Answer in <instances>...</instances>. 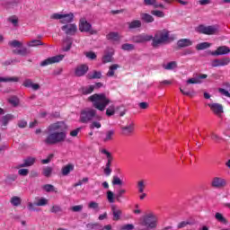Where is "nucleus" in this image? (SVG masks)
<instances>
[{
	"instance_id": "1",
	"label": "nucleus",
	"mask_w": 230,
	"mask_h": 230,
	"mask_svg": "<svg viewBox=\"0 0 230 230\" xmlns=\"http://www.w3.org/2000/svg\"><path fill=\"white\" fill-rule=\"evenodd\" d=\"M49 134L43 140L45 145L49 146L64 143L67 137V124L64 121L52 123L48 127Z\"/></svg>"
},
{
	"instance_id": "2",
	"label": "nucleus",
	"mask_w": 230,
	"mask_h": 230,
	"mask_svg": "<svg viewBox=\"0 0 230 230\" xmlns=\"http://www.w3.org/2000/svg\"><path fill=\"white\" fill-rule=\"evenodd\" d=\"M173 39H175V37L172 36L168 30L164 29L156 31L154 37L152 36V45L154 48H159V46L172 42Z\"/></svg>"
},
{
	"instance_id": "3",
	"label": "nucleus",
	"mask_w": 230,
	"mask_h": 230,
	"mask_svg": "<svg viewBox=\"0 0 230 230\" xmlns=\"http://www.w3.org/2000/svg\"><path fill=\"white\" fill-rule=\"evenodd\" d=\"M88 100L92 102L93 107L97 109V111H101V112H103L107 105L111 103V99H109L105 93L93 94L88 98Z\"/></svg>"
},
{
	"instance_id": "4",
	"label": "nucleus",
	"mask_w": 230,
	"mask_h": 230,
	"mask_svg": "<svg viewBox=\"0 0 230 230\" xmlns=\"http://www.w3.org/2000/svg\"><path fill=\"white\" fill-rule=\"evenodd\" d=\"M93 119H97V121H102L103 118L98 115L96 110L93 108H85L81 111L79 121L81 123H91Z\"/></svg>"
},
{
	"instance_id": "5",
	"label": "nucleus",
	"mask_w": 230,
	"mask_h": 230,
	"mask_svg": "<svg viewBox=\"0 0 230 230\" xmlns=\"http://www.w3.org/2000/svg\"><path fill=\"white\" fill-rule=\"evenodd\" d=\"M9 48H11L13 50V53L14 55H21L22 57H24L30 53V50L28 49L22 47V41H19L17 40H13L8 42Z\"/></svg>"
},
{
	"instance_id": "6",
	"label": "nucleus",
	"mask_w": 230,
	"mask_h": 230,
	"mask_svg": "<svg viewBox=\"0 0 230 230\" xmlns=\"http://www.w3.org/2000/svg\"><path fill=\"white\" fill-rule=\"evenodd\" d=\"M139 226L149 227V229H155L157 227V216L154 213L146 215Z\"/></svg>"
},
{
	"instance_id": "7",
	"label": "nucleus",
	"mask_w": 230,
	"mask_h": 230,
	"mask_svg": "<svg viewBox=\"0 0 230 230\" xmlns=\"http://www.w3.org/2000/svg\"><path fill=\"white\" fill-rule=\"evenodd\" d=\"M127 193V190L125 189H119L117 190V193L114 194L112 190L107 191V200L110 202V204H114V197L117 202H121V199H123V196Z\"/></svg>"
},
{
	"instance_id": "8",
	"label": "nucleus",
	"mask_w": 230,
	"mask_h": 230,
	"mask_svg": "<svg viewBox=\"0 0 230 230\" xmlns=\"http://www.w3.org/2000/svg\"><path fill=\"white\" fill-rule=\"evenodd\" d=\"M198 33H203L204 35H215L218 33V26L217 25H199L196 28Z\"/></svg>"
},
{
	"instance_id": "9",
	"label": "nucleus",
	"mask_w": 230,
	"mask_h": 230,
	"mask_svg": "<svg viewBox=\"0 0 230 230\" xmlns=\"http://www.w3.org/2000/svg\"><path fill=\"white\" fill-rule=\"evenodd\" d=\"M80 31H84L85 33H90L91 35L96 34V31L93 30V25L87 22L85 18H81L79 22Z\"/></svg>"
},
{
	"instance_id": "10",
	"label": "nucleus",
	"mask_w": 230,
	"mask_h": 230,
	"mask_svg": "<svg viewBox=\"0 0 230 230\" xmlns=\"http://www.w3.org/2000/svg\"><path fill=\"white\" fill-rule=\"evenodd\" d=\"M131 40L132 42H136L137 44H141L143 42H149V40H152V35H148L146 33L138 34V35L133 36Z\"/></svg>"
},
{
	"instance_id": "11",
	"label": "nucleus",
	"mask_w": 230,
	"mask_h": 230,
	"mask_svg": "<svg viewBox=\"0 0 230 230\" xmlns=\"http://www.w3.org/2000/svg\"><path fill=\"white\" fill-rule=\"evenodd\" d=\"M62 31H64L66 35H75L76 33L78 28L75 23H68L61 27Z\"/></svg>"
},
{
	"instance_id": "12",
	"label": "nucleus",
	"mask_w": 230,
	"mask_h": 230,
	"mask_svg": "<svg viewBox=\"0 0 230 230\" xmlns=\"http://www.w3.org/2000/svg\"><path fill=\"white\" fill-rule=\"evenodd\" d=\"M230 64L229 58H213L210 61L212 67H220L222 66H227Z\"/></svg>"
},
{
	"instance_id": "13",
	"label": "nucleus",
	"mask_w": 230,
	"mask_h": 230,
	"mask_svg": "<svg viewBox=\"0 0 230 230\" xmlns=\"http://www.w3.org/2000/svg\"><path fill=\"white\" fill-rule=\"evenodd\" d=\"M114 136H116V130L109 129L106 130L104 136L101 137L102 143H111V141H114Z\"/></svg>"
},
{
	"instance_id": "14",
	"label": "nucleus",
	"mask_w": 230,
	"mask_h": 230,
	"mask_svg": "<svg viewBox=\"0 0 230 230\" xmlns=\"http://www.w3.org/2000/svg\"><path fill=\"white\" fill-rule=\"evenodd\" d=\"M87 71H89V66L86 64L79 65L75 69V76H84L87 74Z\"/></svg>"
},
{
	"instance_id": "15",
	"label": "nucleus",
	"mask_w": 230,
	"mask_h": 230,
	"mask_svg": "<svg viewBox=\"0 0 230 230\" xmlns=\"http://www.w3.org/2000/svg\"><path fill=\"white\" fill-rule=\"evenodd\" d=\"M4 114V110L0 108V115ZM15 117L13 114H6L5 116L2 117L0 119V123H2L3 127H6L10 121H12Z\"/></svg>"
},
{
	"instance_id": "16",
	"label": "nucleus",
	"mask_w": 230,
	"mask_h": 230,
	"mask_svg": "<svg viewBox=\"0 0 230 230\" xmlns=\"http://www.w3.org/2000/svg\"><path fill=\"white\" fill-rule=\"evenodd\" d=\"M111 213H112V220L114 222H118V220H120L121 215H123V211L118 206L111 205Z\"/></svg>"
},
{
	"instance_id": "17",
	"label": "nucleus",
	"mask_w": 230,
	"mask_h": 230,
	"mask_svg": "<svg viewBox=\"0 0 230 230\" xmlns=\"http://www.w3.org/2000/svg\"><path fill=\"white\" fill-rule=\"evenodd\" d=\"M208 78V75L200 74L196 76L190 78L186 81V84L189 85L190 84H202V80Z\"/></svg>"
},
{
	"instance_id": "18",
	"label": "nucleus",
	"mask_w": 230,
	"mask_h": 230,
	"mask_svg": "<svg viewBox=\"0 0 230 230\" xmlns=\"http://www.w3.org/2000/svg\"><path fill=\"white\" fill-rule=\"evenodd\" d=\"M230 48L227 46L218 47L215 51L212 52L213 57H218L220 55H229Z\"/></svg>"
},
{
	"instance_id": "19",
	"label": "nucleus",
	"mask_w": 230,
	"mask_h": 230,
	"mask_svg": "<svg viewBox=\"0 0 230 230\" xmlns=\"http://www.w3.org/2000/svg\"><path fill=\"white\" fill-rule=\"evenodd\" d=\"M35 164V157H27L23 160L22 164H20L16 166V169L19 170V168H28L30 166H33Z\"/></svg>"
},
{
	"instance_id": "20",
	"label": "nucleus",
	"mask_w": 230,
	"mask_h": 230,
	"mask_svg": "<svg viewBox=\"0 0 230 230\" xmlns=\"http://www.w3.org/2000/svg\"><path fill=\"white\" fill-rule=\"evenodd\" d=\"M208 107H210L212 112L217 114V116H220V114L224 113V106L220 103L208 104Z\"/></svg>"
},
{
	"instance_id": "21",
	"label": "nucleus",
	"mask_w": 230,
	"mask_h": 230,
	"mask_svg": "<svg viewBox=\"0 0 230 230\" xmlns=\"http://www.w3.org/2000/svg\"><path fill=\"white\" fill-rule=\"evenodd\" d=\"M226 182L223 178L220 177H215L211 181L212 188H224L226 186Z\"/></svg>"
},
{
	"instance_id": "22",
	"label": "nucleus",
	"mask_w": 230,
	"mask_h": 230,
	"mask_svg": "<svg viewBox=\"0 0 230 230\" xmlns=\"http://www.w3.org/2000/svg\"><path fill=\"white\" fill-rule=\"evenodd\" d=\"M74 170H75V164H68L62 167L61 173L63 177H67V175H69L71 172H74Z\"/></svg>"
},
{
	"instance_id": "23",
	"label": "nucleus",
	"mask_w": 230,
	"mask_h": 230,
	"mask_svg": "<svg viewBox=\"0 0 230 230\" xmlns=\"http://www.w3.org/2000/svg\"><path fill=\"white\" fill-rule=\"evenodd\" d=\"M178 48H189V46H193V41L190 39H181L177 42Z\"/></svg>"
},
{
	"instance_id": "24",
	"label": "nucleus",
	"mask_w": 230,
	"mask_h": 230,
	"mask_svg": "<svg viewBox=\"0 0 230 230\" xmlns=\"http://www.w3.org/2000/svg\"><path fill=\"white\" fill-rule=\"evenodd\" d=\"M88 80H98L102 78V71H96L93 70V72H90L87 75Z\"/></svg>"
},
{
	"instance_id": "25",
	"label": "nucleus",
	"mask_w": 230,
	"mask_h": 230,
	"mask_svg": "<svg viewBox=\"0 0 230 230\" xmlns=\"http://www.w3.org/2000/svg\"><path fill=\"white\" fill-rule=\"evenodd\" d=\"M62 58H47L40 63L41 67L45 66H51V64H58Z\"/></svg>"
},
{
	"instance_id": "26",
	"label": "nucleus",
	"mask_w": 230,
	"mask_h": 230,
	"mask_svg": "<svg viewBox=\"0 0 230 230\" xmlns=\"http://www.w3.org/2000/svg\"><path fill=\"white\" fill-rule=\"evenodd\" d=\"M128 30H137V28H141L142 23L140 20H133L128 22Z\"/></svg>"
},
{
	"instance_id": "27",
	"label": "nucleus",
	"mask_w": 230,
	"mask_h": 230,
	"mask_svg": "<svg viewBox=\"0 0 230 230\" xmlns=\"http://www.w3.org/2000/svg\"><path fill=\"white\" fill-rule=\"evenodd\" d=\"M74 19H75V14H73V13H69L66 14H63L61 22L63 24H68V22H73Z\"/></svg>"
},
{
	"instance_id": "28",
	"label": "nucleus",
	"mask_w": 230,
	"mask_h": 230,
	"mask_svg": "<svg viewBox=\"0 0 230 230\" xmlns=\"http://www.w3.org/2000/svg\"><path fill=\"white\" fill-rule=\"evenodd\" d=\"M145 4L147 6H155V8H164V5L158 4L157 0H144Z\"/></svg>"
},
{
	"instance_id": "29",
	"label": "nucleus",
	"mask_w": 230,
	"mask_h": 230,
	"mask_svg": "<svg viewBox=\"0 0 230 230\" xmlns=\"http://www.w3.org/2000/svg\"><path fill=\"white\" fill-rule=\"evenodd\" d=\"M112 160H113V158L108 159L105 168H104V174L107 177H109V175H111V173H112V170L111 169V165L112 164Z\"/></svg>"
},
{
	"instance_id": "30",
	"label": "nucleus",
	"mask_w": 230,
	"mask_h": 230,
	"mask_svg": "<svg viewBox=\"0 0 230 230\" xmlns=\"http://www.w3.org/2000/svg\"><path fill=\"white\" fill-rule=\"evenodd\" d=\"M28 48H37V46H44V43L40 40H32L27 42Z\"/></svg>"
},
{
	"instance_id": "31",
	"label": "nucleus",
	"mask_w": 230,
	"mask_h": 230,
	"mask_svg": "<svg viewBox=\"0 0 230 230\" xmlns=\"http://www.w3.org/2000/svg\"><path fill=\"white\" fill-rule=\"evenodd\" d=\"M122 131L124 132L125 136H129V134H132V132H134V122L128 126L122 127Z\"/></svg>"
},
{
	"instance_id": "32",
	"label": "nucleus",
	"mask_w": 230,
	"mask_h": 230,
	"mask_svg": "<svg viewBox=\"0 0 230 230\" xmlns=\"http://www.w3.org/2000/svg\"><path fill=\"white\" fill-rule=\"evenodd\" d=\"M19 60L18 59H4L2 61V65L4 66V67L8 66H15V64H19Z\"/></svg>"
},
{
	"instance_id": "33",
	"label": "nucleus",
	"mask_w": 230,
	"mask_h": 230,
	"mask_svg": "<svg viewBox=\"0 0 230 230\" xmlns=\"http://www.w3.org/2000/svg\"><path fill=\"white\" fill-rule=\"evenodd\" d=\"M208 48H211V43L209 42H201L196 45V49L198 51H202L204 49H208Z\"/></svg>"
},
{
	"instance_id": "34",
	"label": "nucleus",
	"mask_w": 230,
	"mask_h": 230,
	"mask_svg": "<svg viewBox=\"0 0 230 230\" xmlns=\"http://www.w3.org/2000/svg\"><path fill=\"white\" fill-rule=\"evenodd\" d=\"M140 17L144 22H154V16L148 13H141Z\"/></svg>"
},
{
	"instance_id": "35",
	"label": "nucleus",
	"mask_w": 230,
	"mask_h": 230,
	"mask_svg": "<svg viewBox=\"0 0 230 230\" xmlns=\"http://www.w3.org/2000/svg\"><path fill=\"white\" fill-rule=\"evenodd\" d=\"M114 57V49L112 48H107L104 50V56L103 58H112Z\"/></svg>"
},
{
	"instance_id": "36",
	"label": "nucleus",
	"mask_w": 230,
	"mask_h": 230,
	"mask_svg": "<svg viewBox=\"0 0 230 230\" xmlns=\"http://www.w3.org/2000/svg\"><path fill=\"white\" fill-rule=\"evenodd\" d=\"M51 173H53V167L47 166L42 169V175L44 177H51Z\"/></svg>"
},
{
	"instance_id": "37",
	"label": "nucleus",
	"mask_w": 230,
	"mask_h": 230,
	"mask_svg": "<svg viewBox=\"0 0 230 230\" xmlns=\"http://www.w3.org/2000/svg\"><path fill=\"white\" fill-rule=\"evenodd\" d=\"M106 37L108 40H119V33L118 32H110Z\"/></svg>"
},
{
	"instance_id": "38",
	"label": "nucleus",
	"mask_w": 230,
	"mask_h": 230,
	"mask_svg": "<svg viewBox=\"0 0 230 230\" xmlns=\"http://www.w3.org/2000/svg\"><path fill=\"white\" fill-rule=\"evenodd\" d=\"M8 22L13 24L14 28H17V26H19V18L15 15H13L8 18Z\"/></svg>"
},
{
	"instance_id": "39",
	"label": "nucleus",
	"mask_w": 230,
	"mask_h": 230,
	"mask_svg": "<svg viewBox=\"0 0 230 230\" xmlns=\"http://www.w3.org/2000/svg\"><path fill=\"white\" fill-rule=\"evenodd\" d=\"M116 114V106L114 104L109 106V108L106 110V116L108 118H111V116H114Z\"/></svg>"
},
{
	"instance_id": "40",
	"label": "nucleus",
	"mask_w": 230,
	"mask_h": 230,
	"mask_svg": "<svg viewBox=\"0 0 230 230\" xmlns=\"http://www.w3.org/2000/svg\"><path fill=\"white\" fill-rule=\"evenodd\" d=\"M193 221L191 220H186V221H181L178 224L177 228L178 229H182L186 227V226H193Z\"/></svg>"
},
{
	"instance_id": "41",
	"label": "nucleus",
	"mask_w": 230,
	"mask_h": 230,
	"mask_svg": "<svg viewBox=\"0 0 230 230\" xmlns=\"http://www.w3.org/2000/svg\"><path fill=\"white\" fill-rule=\"evenodd\" d=\"M10 202L13 206L17 208L21 204V202H22V200L21 199L20 197L14 196L11 198Z\"/></svg>"
},
{
	"instance_id": "42",
	"label": "nucleus",
	"mask_w": 230,
	"mask_h": 230,
	"mask_svg": "<svg viewBox=\"0 0 230 230\" xmlns=\"http://www.w3.org/2000/svg\"><path fill=\"white\" fill-rule=\"evenodd\" d=\"M94 91V86L88 85L82 88L83 94H91Z\"/></svg>"
},
{
	"instance_id": "43",
	"label": "nucleus",
	"mask_w": 230,
	"mask_h": 230,
	"mask_svg": "<svg viewBox=\"0 0 230 230\" xmlns=\"http://www.w3.org/2000/svg\"><path fill=\"white\" fill-rule=\"evenodd\" d=\"M119 67V65L114 64L110 66V70L107 73V76H114V72Z\"/></svg>"
},
{
	"instance_id": "44",
	"label": "nucleus",
	"mask_w": 230,
	"mask_h": 230,
	"mask_svg": "<svg viewBox=\"0 0 230 230\" xmlns=\"http://www.w3.org/2000/svg\"><path fill=\"white\" fill-rule=\"evenodd\" d=\"M41 188L47 193H51V192L55 191V186H53L52 184H45Z\"/></svg>"
},
{
	"instance_id": "45",
	"label": "nucleus",
	"mask_w": 230,
	"mask_h": 230,
	"mask_svg": "<svg viewBox=\"0 0 230 230\" xmlns=\"http://www.w3.org/2000/svg\"><path fill=\"white\" fill-rule=\"evenodd\" d=\"M163 67L164 69H167V70L175 69V67H177V62L175 61L169 62L167 65H164Z\"/></svg>"
},
{
	"instance_id": "46",
	"label": "nucleus",
	"mask_w": 230,
	"mask_h": 230,
	"mask_svg": "<svg viewBox=\"0 0 230 230\" xmlns=\"http://www.w3.org/2000/svg\"><path fill=\"white\" fill-rule=\"evenodd\" d=\"M48 199L46 198H40L38 199V201L36 203H34V206H48Z\"/></svg>"
},
{
	"instance_id": "47",
	"label": "nucleus",
	"mask_w": 230,
	"mask_h": 230,
	"mask_svg": "<svg viewBox=\"0 0 230 230\" xmlns=\"http://www.w3.org/2000/svg\"><path fill=\"white\" fill-rule=\"evenodd\" d=\"M87 229H102V225L100 223H88L86 225Z\"/></svg>"
},
{
	"instance_id": "48",
	"label": "nucleus",
	"mask_w": 230,
	"mask_h": 230,
	"mask_svg": "<svg viewBox=\"0 0 230 230\" xmlns=\"http://www.w3.org/2000/svg\"><path fill=\"white\" fill-rule=\"evenodd\" d=\"M111 182L113 186H123V181H121L118 176H113Z\"/></svg>"
},
{
	"instance_id": "49",
	"label": "nucleus",
	"mask_w": 230,
	"mask_h": 230,
	"mask_svg": "<svg viewBox=\"0 0 230 230\" xmlns=\"http://www.w3.org/2000/svg\"><path fill=\"white\" fill-rule=\"evenodd\" d=\"M215 218L216 220H218V222H222V224L227 223V219H226V217H224V216L221 213H216Z\"/></svg>"
},
{
	"instance_id": "50",
	"label": "nucleus",
	"mask_w": 230,
	"mask_h": 230,
	"mask_svg": "<svg viewBox=\"0 0 230 230\" xmlns=\"http://www.w3.org/2000/svg\"><path fill=\"white\" fill-rule=\"evenodd\" d=\"M71 44H73L71 40H65L64 43H63V50L64 51H69V49H71Z\"/></svg>"
},
{
	"instance_id": "51",
	"label": "nucleus",
	"mask_w": 230,
	"mask_h": 230,
	"mask_svg": "<svg viewBox=\"0 0 230 230\" xmlns=\"http://www.w3.org/2000/svg\"><path fill=\"white\" fill-rule=\"evenodd\" d=\"M134 45L130 43H126L121 46V49H123L124 51H132L134 50Z\"/></svg>"
},
{
	"instance_id": "52",
	"label": "nucleus",
	"mask_w": 230,
	"mask_h": 230,
	"mask_svg": "<svg viewBox=\"0 0 230 230\" xmlns=\"http://www.w3.org/2000/svg\"><path fill=\"white\" fill-rule=\"evenodd\" d=\"M89 209H95V211H100V205L95 201H91L88 204Z\"/></svg>"
},
{
	"instance_id": "53",
	"label": "nucleus",
	"mask_w": 230,
	"mask_h": 230,
	"mask_svg": "<svg viewBox=\"0 0 230 230\" xmlns=\"http://www.w3.org/2000/svg\"><path fill=\"white\" fill-rule=\"evenodd\" d=\"M8 102L11 103V105H13V107H17V105H19V98L16 96L9 98Z\"/></svg>"
},
{
	"instance_id": "54",
	"label": "nucleus",
	"mask_w": 230,
	"mask_h": 230,
	"mask_svg": "<svg viewBox=\"0 0 230 230\" xmlns=\"http://www.w3.org/2000/svg\"><path fill=\"white\" fill-rule=\"evenodd\" d=\"M50 213H62V207H60L59 205L52 206L50 208Z\"/></svg>"
},
{
	"instance_id": "55",
	"label": "nucleus",
	"mask_w": 230,
	"mask_h": 230,
	"mask_svg": "<svg viewBox=\"0 0 230 230\" xmlns=\"http://www.w3.org/2000/svg\"><path fill=\"white\" fill-rule=\"evenodd\" d=\"M89 182V178L84 177L82 180H79L78 182L75 183L73 186L74 188H77V186H82L84 183Z\"/></svg>"
},
{
	"instance_id": "56",
	"label": "nucleus",
	"mask_w": 230,
	"mask_h": 230,
	"mask_svg": "<svg viewBox=\"0 0 230 230\" xmlns=\"http://www.w3.org/2000/svg\"><path fill=\"white\" fill-rule=\"evenodd\" d=\"M84 55H85L86 58H96V57H98L96 55V53H94V51H93V50L84 52Z\"/></svg>"
},
{
	"instance_id": "57",
	"label": "nucleus",
	"mask_w": 230,
	"mask_h": 230,
	"mask_svg": "<svg viewBox=\"0 0 230 230\" xmlns=\"http://www.w3.org/2000/svg\"><path fill=\"white\" fill-rule=\"evenodd\" d=\"M152 15H155V17L163 18L164 17V13L159 10H154L151 12Z\"/></svg>"
},
{
	"instance_id": "58",
	"label": "nucleus",
	"mask_w": 230,
	"mask_h": 230,
	"mask_svg": "<svg viewBox=\"0 0 230 230\" xmlns=\"http://www.w3.org/2000/svg\"><path fill=\"white\" fill-rule=\"evenodd\" d=\"M90 128H92V129L102 128V123H100V121H93L90 124Z\"/></svg>"
},
{
	"instance_id": "59",
	"label": "nucleus",
	"mask_w": 230,
	"mask_h": 230,
	"mask_svg": "<svg viewBox=\"0 0 230 230\" xmlns=\"http://www.w3.org/2000/svg\"><path fill=\"white\" fill-rule=\"evenodd\" d=\"M137 186H138V192L143 193V191H145V181H139L137 182Z\"/></svg>"
},
{
	"instance_id": "60",
	"label": "nucleus",
	"mask_w": 230,
	"mask_h": 230,
	"mask_svg": "<svg viewBox=\"0 0 230 230\" xmlns=\"http://www.w3.org/2000/svg\"><path fill=\"white\" fill-rule=\"evenodd\" d=\"M180 92H181V93H183L184 96H193V95L195 94V92H194V91H192V92L186 91V90L182 89L181 87H180Z\"/></svg>"
},
{
	"instance_id": "61",
	"label": "nucleus",
	"mask_w": 230,
	"mask_h": 230,
	"mask_svg": "<svg viewBox=\"0 0 230 230\" xmlns=\"http://www.w3.org/2000/svg\"><path fill=\"white\" fill-rule=\"evenodd\" d=\"M84 209L83 205H76L71 208V210L74 211V213H79V211H82Z\"/></svg>"
},
{
	"instance_id": "62",
	"label": "nucleus",
	"mask_w": 230,
	"mask_h": 230,
	"mask_svg": "<svg viewBox=\"0 0 230 230\" xmlns=\"http://www.w3.org/2000/svg\"><path fill=\"white\" fill-rule=\"evenodd\" d=\"M218 93H220V94H223V96H226V98H230L229 91L224 88H218Z\"/></svg>"
},
{
	"instance_id": "63",
	"label": "nucleus",
	"mask_w": 230,
	"mask_h": 230,
	"mask_svg": "<svg viewBox=\"0 0 230 230\" xmlns=\"http://www.w3.org/2000/svg\"><path fill=\"white\" fill-rule=\"evenodd\" d=\"M18 173L20 175H22V177H26V175H28V173H30V170H28V169H20L18 171Z\"/></svg>"
},
{
	"instance_id": "64",
	"label": "nucleus",
	"mask_w": 230,
	"mask_h": 230,
	"mask_svg": "<svg viewBox=\"0 0 230 230\" xmlns=\"http://www.w3.org/2000/svg\"><path fill=\"white\" fill-rule=\"evenodd\" d=\"M121 230H132L134 229V225L132 224H128V225H124L120 227Z\"/></svg>"
}]
</instances>
